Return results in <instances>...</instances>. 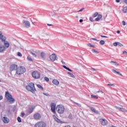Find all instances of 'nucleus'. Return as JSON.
<instances>
[{"instance_id":"nucleus-1","label":"nucleus","mask_w":127,"mask_h":127,"mask_svg":"<svg viewBox=\"0 0 127 127\" xmlns=\"http://www.w3.org/2000/svg\"><path fill=\"white\" fill-rule=\"evenodd\" d=\"M56 111L58 114L62 115L65 112V107L63 105H58L56 107Z\"/></svg>"},{"instance_id":"nucleus-2","label":"nucleus","mask_w":127,"mask_h":127,"mask_svg":"<svg viewBox=\"0 0 127 127\" xmlns=\"http://www.w3.org/2000/svg\"><path fill=\"white\" fill-rule=\"evenodd\" d=\"M26 88L28 91L32 92V93H35V87L34 86V83L30 82L28 84V85L26 86Z\"/></svg>"},{"instance_id":"nucleus-3","label":"nucleus","mask_w":127,"mask_h":127,"mask_svg":"<svg viewBox=\"0 0 127 127\" xmlns=\"http://www.w3.org/2000/svg\"><path fill=\"white\" fill-rule=\"evenodd\" d=\"M5 97L6 98L7 101L9 102V103H14L15 100L12 98V96L9 94L8 91L5 92Z\"/></svg>"},{"instance_id":"nucleus-4","label":"nucleus","mask_w":127,"mask_h":127,"mask_svg":"<svg viewBox=\"0 0 127 127\" xmlns=\"http://www.w3.org/2000/svg\"><path fill=\"white\" fill-rule=\"evenodd\" d=\"M32 76L34 79H40L41 77L40 72L37 71H34L32 73Z\"/></svg>"},{"instance_id":"nucleus-5","label":"nucleus","mask_w":127,"mask_h":127,"mask_svg":"<svg viewBox=\"0 0 127 127\" xmlns=\"http://www.w3.org/2000/svg\"><path fill=\"white\" fill-rule=\"evenodd\" d=\"M25 72V68L24 67L21 66L20 68L18 67L17 68L16 74L18 75H21V74H23Z\"/></svg>"},{"instance_id":"nucleus-6","label":"nucleus","mask_w":127,"mask_h":127,"mask_svg":"<svg viewBox=\"0 0 127 127\" xmlns=\"http://www.w3.org/2000/svg\"><path fill=\"white\" fill-rule=\"evenodd\" d=\"M35 127H46V123L43 121H39L35 125Z\"/></svg>"},{"instance_id":"nucleus-7","label":"nucleus","mask_w":127,"mask_h":127,"mask_svg":"<svg viewBox=\"0 0 127 127\" xmlns=\"http://www.w3.org/2000/svg\"><path fill=\"white\" fill-rule=\"evenodd\" d=\"M51 111L54 114H56V104L55 103H51Z\"/></svg>"},{"instance_id":"nucleus-8","label":"nucleus","mask_w":127,"mask_h":127,"mask_svg":"<svg viewBox=\"0 0 127 127\" xmlns=\"http://www.w3.org/2000/svg\"><path fill=\"white\" fill-rule=\"evenodd\" d=\"M23 24L26 28H29L31 26L30 22L28 21H24Z\"/></svg>"},{"instance_id":"nucleus-9","label":"nucleus","mask_w":127,"mask_h":127,"mask_svg":"<svg viewBox=\"0 0 127 127\" xmlns=\"http://www.w3.org/2000/svg\"><path fill=\"white\" fill-rule=\"evenodd\" d=\"M18 67L17 66V65L15 64H11L10 66V71H14L15 70H17V68Z\"/></svg>"},{"instance_id":"nucleus-10","label":"nucleus","mask_w":127,"mask_h":127,"mask_svg":"<svg viewBox=\"0 0 127 127\" xmlns=\"http://www.w3.org/2000/svg\"><path fill=\"white\" fill-rule=\"evenodd\" d=\"M100 122L102 126H107L108 125V121L105 119H100Z\"/></svg>"},{"instance_id":"nucleus-11","label":"nucleus","mask_w":127,"mask_h":127,"mask_svg":"<svg viewBox=\"0 0 127 127\" xmlns=\"http://www.w3.org/2000/svg\"><path fill=\"white\" fill-rule=\"evenodd\" d=\"M33 117L35 120H40L41 119V115L39 113H36L34 115Z\"/></svg>"},{"instance_id":"nucleus-12","label":"nucleus","mask_w":127,"mask_h":127,"mask_svg":"<svg viewBox=\"0 0 127 127\" xmlns=\"http://www.w3.org/2000/svg\"><path fill=\"white\" fill-rule=\"evenodd\" d=\"M2 121L4 124H8L9 123V119L7 118V117H3L2 118Z\"/></svg>"},{"instance_id":"nucleus-13","label":"nucleus","mask_w":127,"mask_h":127,"mask_svg":"<svg viewBox=\"0 0 127 127\" xmlns=\"http://www.w3.org/2000/svg\"><path fill=\"white\" fill-rule=\"evenodd\" d=\"M50 60L51 61L54 62L56 60V58H57V56L55 54H53L52 55L50 56Z\"/></svg>"},{"instance_id":"nucleus-14","label":"nucleus","mask_w":127,"mask_h":127,"mask_svg":"<svg viewBox=\"0 0 127 127\" xmlns=\"http://www.w3.org/2000/svg\"><path fill=\"white\" fill-rule=\"evenodd\" d=\"M53 118L54 119L55 121H56V122H57V123H58L59 124H61L62 123H63L62 121H61V120H60V119H58L56 117V116L53 115Z\"/></svg>"},{"instance_id":"nucleus-15","label":"nucleus","mask_w":127,"mask_h":127,"mask_svg":"<svg viewBox=\"0 0 127 127\" xmlns=\"http://www.w3.org/2000/svg\"><path fill=\"white\" fill-rule=\"evenodd\" d=\"M52 83L54 84V85H55V86H59V84H60L59 81L56 79H54L52 81Z\"/></svg>"},{"instance_id":"nucleus-16","label":"nucleus","mask_w":127,"mask_h":127,"mask_svg":"<svg viewBox=\"0 0 127 127\" xmlns=\"http://www.w3.org/2000/svg\"><path fill=\"white\" fill-rule=\"evenodd\" d=\"M0 39L2 40V41H5V37L2 35V34H0Z\"/></svg>"},{"instance_id":"nucleus-17","label":"nucleus","mask_w":127,"mask_h":127,"mask_svg":"<svg viewBox=\"0 0 127 127\" xmlns=\"http://www.w3.org/2000/svg\"><path fill=\"white\" fill-rule=\"evenodd\" d=\"M5 50V47L4 46H2L0 47V52H3Z\"/></svg>"},{"instance_id":"nucleus-18","label":"nucleus","mask_w":127,"mask_h":127,"mask_svg":"<svg viewBox=\"0 0 127 127\" xmlns=\"http://www.w3.org/2000/svg\"><path fill=\"white\" fill-rule=\"evenodd\" d=\"M118 110H119V111H121V112H127V111L126 109L123 108H117Z\"/></svg>"},{"instance_id":"nucleus-19","label":"nucleus","mask_w":127,"mask_h":127,"mask_svg":"<svg viewBox=\"0 0 127 127\" xmlns=\"http://www.w3.org/2000/svg\"><path fill=\"white\" fill-rule=\"evenodd\" d=\"M112 72H113V73H116V74H118V75H120V76H123V74H122V73H121V72H119V71H117V70L116 69H113Z\"/></svg>"},{"instance_id":"nucleus-20","label":"nucleus","mask_w":127,"mask_h":127,"mask_svg":"<svg viewBox=\"0 0 127 127\" xmlns=\"http://www.w3.org/2000/svg\"><path fill=\"white\" fill-rule=\"evenodd\" d=\"M4 45L5 47H6V48H8V47H9V43H8V42L4 41Z\"/></svg>"},{"instance_id":"nucleus-21","label":"nucleus","mask_w":127,"mask_h":127,"mask_svg":"<svg viewBox=\"0 0 127 127\" xmlns=\"http://www.w3.org/2000/svg\"><path fill=\"white\" fill-rule=\"evenodd\" d=\"M102 18V15L99 14L98 15V17L95 19L96 21H99Z\"/></svg>"},{"instance_id":"nucleus-22","label":"nucleus","mask_w":127,"mask_h":127,"mask_svg":"<svg viewBox=\"0 0 127 127\" xmlns=\"http://www.w3.org/2000/svg\"><path fill=\"white\" fill-rule=\"evenodd\" d=\"M90 110H91V111H92L93 113H98V111H97L95 109V108H94V107H90Z\"/></svg>"},{"instance_id":"nucleus-23","label":"nucleus","mask_w":127,"mask_h":127,"mask_svg":"<svg viewBox=\"0 0 127 127\" xmlns=\"http://www.w3.org/2000/svg\"><path fill=\"white\" fill-rule=\"evenodd\" d=\"M31 54H32V55H33V56H34V57H37V55H36V51H35L34 52H30Z\"/></svg>"},{"instance_id":"nucleus-24","label":"nucleus","mask_w":127,"mask_h":127,"mask_svg":"<svg viewBox=\"0 0 127 127\" xmlns=\"http://www.w3.org/2000/svg\"><path fill=\"white\" fill-rule=\"evenodd\" d=\"M92 51L93 53H95V54H99L98 51L95 50V49H92Z\"/></svg>"},{"instance_id":"nucleus-25","label":"nucleus","mask_w":127,"mask_h":127,"mask_svg":"<svg viewBox=\"0 0 127 127\" xmlns=\"http://www.w3.org/2000/svg\"><path fill=\"white\" fill-rule=\"evenodd\" d=\"M123 11L125 13H127V6H125L123 8Z\"/></svg>"},{"instance_id":"nucleus-26","label":"nucleus","mask_w":127,"mask_h":127,"mask_svg":"<svg viewBox=\"0 0 127 127\" xmlns=\"http://www.w3.org/2000/svg\"><path fill=\"white\" fill-rule=\"evenodd\" d=\"M111 63H113L114 65H115V66H119V63L116 62H114V61H111Z\"/></svg>"},{"instance_id":"nucleus-27","label":"nucleus","mask_w":127,"mask_h":127,"mask_svg":"<svg viewBox=\"0 0 127 127\" xmlns=\"http://www.w3.org/2000/svg\"><path fill=\"white\" fill-rule=\"evenodd\" d=\"M87 46H88L89 47H93V48H95V45H93L91 43L87 44Z\"/></svg>"},{"instance_id":"nucleus-28","label":"nucleus","mask_w":127,"mask_h":127,"mask_svg":"<svg viewBox=\"0 0 127 127\" xmlns=\"http://www.w3.org/2000/svg\"><path fill=\"white\" fill-rule=\"evenodd\" d=\"M98 15H99V13L97 12H96L93 14V17H97Z\"/></svg>"},{"instance_id":"nucleus-29","label":"nucleus","mask_w":127,"mask_h":127,"mask_svg":"<svg viewBox=\"0 0 127 127\" xmlns=\"http://www.w3.org/2000/svg\"><path fill=\"white\" fill-rule=\"evenodd\" d=\"M91 98H93V99H99V97H98V96H96V95H91Z\"/></svg>"},{"instance_id":"nucleus-30","label":"nucleus","mask_w":127,"mask_h":127,"mask_svg":"<svg viewBox=\"0 0 127 127\" xmlns=\"http://www.w3.org/2000/svg\"><path fill=\"white\" fill-rule=\"evenodd\" d=\"M37 86L38 88H39V89H41V90L42 91H43V87H42V86H41V85L38 84Z\"/></svg>"},{"instance_id":"nucleus-31","label":"nucleus","mask_w":127,"mask_h":127,"mask_svg":"<svg viewBox=\"0 0 127 127\" xmlns=\"http://www.w3.org/2000/svg\"><path fill=\"white\" fill-rule=\"evenodd\" d=\"M27 59L28 60V61H33V60H32V58H31V57L28 56L27 58Z\"/></svg>"},{"instance_id":"nucleus-32","label":"nucleus","mask_w":127,"mask_h":127,"mask_svg":"<svg viewBox=\"0 0 127 127\" xmlns=\"http://www.w3.org/2000/svg\"><path fill=\"white\" fill-rule=\"evenodd\" d=\"M100 44H101V45H104V44H105V41L104 40H101L99 42Z\"/></svg>"},{"instance_id":"nucleus-33","label":"nucleus","mask_w":127,"mask_h":127,"mask_svg":"<svg viewBox=\"0 0 127 127\" xmlns=\"http://www.w3.org/2000/svg\"><path fill=\"white\" fill-rule=\"evenodd\" d=\"M41 56L42 58H44L45 57V54L44 53H41Z\"/></svg>"},{"instance_id":"nucleus-34","label":"nucleus","mask_w":127,"mask_h":127,"mask_svg":"<svg viewBox=\"0 0 127 127\" xmlns=\"http://www.w3.org/2000/svg\"><path fill=\"white\" fill-rule=\"evenodd\" d=\"M68 74L70 75V77L72 78H74L75 76H74V74L71 73L70 72H68Z\"/></svg>"},{"instance_id":"nucleus-35","label":"nucleus","mask_w":127,"mask_h":127,"mask_svg":"<svg viewBox=\"0 0 127 127\" xmlns=\"http://www.w3.org/2000/svg\"><path fill=\"white\" fill-rule=\"evenodd\" d=\"M17 121L19 123H21V118H20V117H18Z\"/></svg>"},{"instance_id":"nucleus-36","label":"nucleus","mask_w":127,"mask_h":127,"mask_svg":"<svg viewBox=\"0 0 127 127\" xmlns=\"http://www.w3.org/2000/svg\"><path fill=\"white\" fill-rule=\"evenodd\" d=\"M119 45V42H115L113 43L114 46H117Z\"/></svg>"},{"instance_id":"nucleus-37","label":"nucleus","mask_w":127,"mask_h":127,"mask_svg":"<svg viewBox=\"0 0 127 127\" xmlns=\"http://www.w3.org/2000/svg\"><path fill=\"white\" fill-rule=\"evenodd\" d=\"M68 119H73V116L72 114H69L68 116Z\"/></svg>"},{"instance_id":"nucleus-38","label":"nucleus","mask_w":127,"mask_h":127,"mask_svg":"<svg viewBox=\"0 0 127 127\" xmlns=\"http://www.w3.org/2000/svg\"><path fill=\"white\" fill-rule=\"evenodd\" d=\"M33 110H34V108H31L30 111H29V113H30V114H31V113L33 112Z\"/></svg>"},{"instance_id":"nucleus-39","label":"nucleus","mask_w":127,"mask_h":127,"mask_svg":"<svg viewBox=\"0 0 127 127\" xmlns=\"http://www.w3.org/2000/svg\"><path fill=\"white\" fill-rule=\"evenodd\" d=\"M45 80L46 81V82H49V78L47 77H45Z\"/></svg>"},{"instance_id":"nucleus-40","label":"nucleus","mask_w":127,"mask_h":127,"mask_svg":"<svg viewBox=\"0 0 127 127\" xmlns=\"http://www.w3.org/2000/svg\"><path fill=\"white\" fill-rule=\"evenodd\" d=\"M18 56H19L20 57H21L22 56V54L20 53V52H18L17 53Z\"/></svg>"},{"instance_id":"nucleus-41","label":"nucleus","mask_w":127,"mask_h":127,"mask_svg":"<svg viewBox=\"0 0 127 127\" xmlns=\"http://www.w3.org/2000/svg\"><path fill=\"white\" fill-rule=\"evenodd\" d=\"M118 45L119 46H120V47H123V46H124V45L120 42H118Z\"/></svg>"},{"instance_id":"nucleus-42","label":"nucleus","mask_w":127,"mask_h":127,"mask_svg":"<svg viewBox=\"0 0 127 127\" xmlns=\"http://www.w3.org/2000/svg\"><path fill=\"white\" fill-rule=\"evenodd\" d=\"M108 86H110L111 87H115V85L114 84H108Z\"/></svg>"},{"instance_id":"nucleus-43","label":"nucleus","mask_w":127,"mask_h":127,"mask_svg":"<svg viewBox=\"0 0 127 127\" xmlns=\"http://www.w3.org/2000/svg\"><path fill=\"white\" fill-rule=\"evenodd\" d=\"M84 10V8L80 9L79 10L77 11V12H80L81 11H83Z\"/></svg>"},{"instance_id":"nucleus-44","label":"nucleus","mask_w":127,"mask_h":127,"mask_svg":"<svg viewBox=\"0 0 127 127\" xmlns=\"http://www.w3.org/2000/svg\"><path fill=\"white\" fill-rule=\"evenodd\" d=\"M66 70H68V71H69V72H73V71L68 67H67Z\"/></svg>"},{"instance_id":"nucleus-45","label":"nucleus","mask_w":127,"mask_h":127,"mask_svg":"<svg viewBox=\"0 0 127 127\" xmlns=\"http://www.w3.org/2000/svg\"><path fill=\"white\" fill-rule=\"evenodd\" d=\"M95 40V41H99V40H98L96 38H92V39H90V40Z\"/></svg>"},{"instance_id":"nucleus-46","label":"nucleus","mask_w":127,"mask_h":127,"mask_svg":"<svg viewBox=\"0 0 127 127\" xmlns=\"http://www.w3.org/2000/svg\"><path fill=\"white\" fill-rule=\"evenodd\" d=\"M89 19H90V21H92V22L94 21V19H93V17H90Z\"/></svg>"},{"instance_id":"nucleus-47","label":"nucleus","mask_w":127,"mask_h":127,"mask_svg":"<svg viewBox=\"0 0 127 127\" xmlns=\"http://www.w3.org/2000/svg\"><path fill=\"white\" fill-rule=\"evenodd\" d=\"M25 114H24V113H22L21 114V117H22V118H23V117H24V116H25Z\"/></svg>"},{"instance_id":"nucleus-48","label":"nucleus","mask_w":127,"mask_h":127,"mask_svg":"<svg viewBox=\"0 0 127 127\" xmlns=\"http://www.w3.org/2000/svg\"><path fill=\"white\" fill-rule=\"evenodd\" d=\"M101 37H103L104 38H108L107 36H103V35H100Z\"/></svg>"},{"instance_id":"nucleus-49","label":"nucleus","mask_w":127,"mask_h":127,"mask_svg":"<svg viewBox=\"0 0 127 127\" xmlns=\"http://www.w3.org/2000/svg\"><path fill=\"white\" fill-rule=\"evenodd\" d=\"M122 24H123V25H126V22L125 21H123Z\"/></svg>"},{"instance_id":"nucleus-50","label":"nucleus","mask_w":127,"mask_h":127,"mask_svg":"<svg viewBox=\"0 0 127 127\" xmlns=\"http://www.w3.org/2000/svg\"><path fill=\"white\" fill-rule=\"evenodd\" d=\"M47 25L48 26H53V25L50 24H48Z\"/></svg>"},{"instance_id":"nucleus-51","label":"nucleus","mask_w":127,"mask_h":127,"mask_svg":"<svg viewBox=\"0 0 127 127\" xmlns=\"http://www.w3.org/2000/svg\"><path fill=\"white\" fill-rule=\"evenodd\" d=\"M123 54H127V52L126 51H123Z\"/></svg>"},{"instance_id":"nucleus-52","label":"nucleus","mask_w":127,"mask_h":127,"mask_svg":"<svg viewBox=\"0 0 127 127\" xmlns=\"http://www.w3.org/2000/svg\"><path fill=\"white\" fill-rule=\"evenodd\" d=\"M63 67L64 68V69H66L67 68V66H66L65 65H63Z\"/></svg>"},{"instance_id":"nucleus-53","label":"nucleus","mask_w":127,"mask_h":127,"mask_svg":"<svg viewBox=\"0 0 127 127\" xmlns=\"http://www.w3.org/2000/svg\"><path fill=\"white\" fill-rule=\"evenodd\" d=\"M98 93H102V94H104V92L102 91H99Z\"/></svg>"},{"instance_id":"nucleus-54","label":"nucleus","mask_w":127,"mask_h":127,"mask_svg":"<svg viewBox=\"0 0 127 127\" xmlns=\"http://www.w3.org/2000/svg\"><path fill=\"white\" fill-rule=\"evenodd\" d=\"M116 2H120L121 1V0H116Z\"/></svg>"},{"instance_id":"nucleus-55","label":"nucleus","mask_w":127,"mask_h":127,"mask_svg":"<svg viewBox=\"0 0 127 127\" xmlns=\"http://www.w3.org/2000/svg\"><path fill=\"white\" fill-rule=\"evenodd\" d=\"M3 98L2 97V96H0V100H2Z\"/></svg>"},{"instance_id":"nucleus-56","label":"nucleus","mask_w":127,"mask_h":127,"mask_svg":"<svg viewBox=\"0 0 127 127\" xmlns=\"http://www.w3.org/2000/svg\"><path fill=\"white\" fill-rule=\"evenodd\" d=\"M83 22V19L79 20V22Z\"/></svg>"},{"instance_id":"nucleus-57","label":"nucleus","mask_w":127,"mask_h":127,"mask_svg":"<svg viewBox=\"0 0 127 127\" xmlns=\"http://www.w3.org/2000/svg\"><path fill=\"white\" fill-rule=\"evenodd\" d=\"M124 1L125 2V3H127V0H124Z\"/></svg>"},{"instance_id":"nucleus-58","label":"nucleus","mask_w":127,"mask_h":127,"mask_svg":"<svg viewBox=\"0 0 127 127\" xmlns=\"http://www.w3.org/2000/svg\"><path fill=\"white\" fill-rule=\"evenodd\" d=\"M91 69H92V70H93V71H96V69H95V68H92Z\"/></svg>"},{"instance_id":"nucleus-59","label":"nucleus","mask_w":127,"mask_h":127,"mask_svg":"<svg viewBox=\"0 0 127 127\" xmlns=\"http://www.w3.org/2000/svg\"><path fill=\"white\" fill-rule=\"evenodd\" d=\"M117 33H121V31H117Z\"/></svg>"},{"instance_id":"nucleus-60","label":"nucleus","mask_w":127,"mask_h":127,"mask_svg":"<svg viewBox=\"0 0 127 127\" xmlns=\"http://www.w3.org/2000/svg\"><path fill=\"white\" fill-rule=\"evenodd\" d=\"M62 62L63 64H65V63H64V62H63V61H62Z\"/></svg>"},{"instance_id":"nucleus-61","label":"nucleus","mask_w":127,"mask_h":127,"mask_svg":"<svg viewBox=\"0 0 127 127\" xmlns=\"http://www.w3.org/2000/svg\"><path fill=\"white\" fill-rule=\"evenodd\" d=\"M32 24L34 25L35 24V22H32Z\"/></svg>"},{"instance_id":"nucleus-62","label":"nucleus","mask_w":127,"mask_h":127,"mask_svg":"<svg viewBox=\"0 0 127 127\" xmlns=\"http://www.w3.org/2000/svg\"><path fill=\"white\" fill-rule=\"evenodd\" d=\"M46 96H50V95H49V94H46Z\"/></svg>"},{"instance_id":"nucleus-63","label":"nucleus","mask_w":127,"mask_h":127,"mask_svg":"<svg viewBox=\"0 0 127 127\" xmlns=\"http://www.w3.org/2000/svg\"><path fill=\"white\" fill-rule=\"evenodd\" d=\"M72 127H77L76 126H73Z\"/></svg>"},{"instance_id":"nucleus-64","label":"nucleus","mask_w":127,"mask_h":127,"mask_svg":"<svg viewBox=\"0 0 127 127\" xmlns=\"http://www.w3.org/2000/svg\"><path fill=\"white\" fill-rule=\"evenodd\" d=\"M126 70H127V67H126Z\"/></svg>"}]
</instances>
